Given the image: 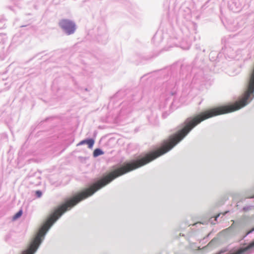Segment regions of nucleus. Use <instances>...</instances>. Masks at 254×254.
Segmentation results:
<instances>
[{
    "mask_svg": "<svg viewBox=\"0 0 254 254\" xmlns=\"http://www.w3.org/2000/svg\"><path fill=\"white\" fill-rule=\"evenodd\" d=\"M36 194L37 196L38 197H40L42 195V192L39 191V190H37L36 191Z\"/></svg>",
    "mask_w": 254,
    "mask_h": 254,
    "instance_id": "obj_5",
    "label": "nucleus"
},
{
    "mask_svg": "<svg viewBox=\"0 0 254 254\" xmlns=\"http://www.w3.org/2000/svg\"><path fill=\"white\" fill-rule=\"evenodd\" d=\"M104 152L100 149L97 148L93 152L94 157H97L99 155L103 154Z\"/></svg>",
    "mask_w": 254,
    "mask_h": 254,
    "instance_id": "obj_3",
    "label": "nucleus"
},
{
    "mask_svg": "<svg viewBox=\"0 0 254 254\" xmlns=\"http://www.w3.org/2000/svg\"><path fill=\"white\" fill-rule=\"evenodd\" d=\"M254 195L253 196L249 197V198H254Z\"/></svg>",
    "mask_w": 254,
    "mask_h": 254,
    "instance_id": "obj_7",
    "label": "nucleus"
},
{
    "mask_svg": "<svg viewBox=\"0 0 254 254\" xmlns=\"http://www.w3.org/2000/svg\"><path fill=\"white\" fill-rule=\"evenodd\" d=\"M218 216H219V215L216 217V218L218 217Z\"/></svg>",
    "mask_w": 254,
    "mask_h": 254,
    "instance_id": "obj_8",
    "label": "nucleus"
},
{
    "mask_svg": "<svg viewBox=\"0 0 254 254\" xmlns=\"http://www.w3.org/2000/svg\"><path fill=\"white\" fill-rule=\"evenodd\" d=\"M59 25L68 35L73 33L76 29L75 24L68 19H62L60 21Z\"/></svg>",
    "mask_w": 254,
    "mask_h": 254,
    "instance_id": "obj_1",
    "label": "nucleus"
},
{
    "mask_svg": "<svg viewBox=\"0 0 254 254\" xmlns=\"http://www.w3.org/2000/svg\"><path fill=\"white\" fill-rule=\"evenodd\" d=\"M22 210H19L17 213H16L13 216V219L15 220L18 219L22 215Z\"/></svg>",
    "mask_w": 254,
    "mask_h": 254,
    "instance_id": "obj_4",
    "label": "nucleus"
},
{
    "mask_svg": "<svg viewBox=\"0 0 254 254\" xmlns=\"http://www.w3.org/2000/svg\"><path fill=\"white\" fill-rule=\"evenodd\" d=\"M253 231H254V227L253 228H252L251 230H250L249 231H248L247 233V235H248L250 233L253 232Z\"/></svg>",
    "mask_w": 254,
    "mask_h": 254,
    "instance_id": "obj_6",
    "label": "nucleus"
},
{
    "mask_svg": "<svg viewBox=\"0 0 254 254\" xmlns=\"http://www.w3.org/2000/svg\"><path fill=\"white\" fill-rule=\"evenodd\" d=\"M87 144L89 148H92L94 144V140L93 139H88L86 140H83L81 141L77 144V146L83 145L84 144Z\"/></svg>",
    "mask_w": 254,
    "mask_h": 254,
    "instance_id": "obj_2",
    "label": "nucleus"
}]
</instances>
